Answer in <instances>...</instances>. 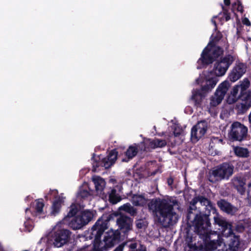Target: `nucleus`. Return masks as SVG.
I'll use <instances>...</instances> for the list:
<instances>
[{"mask_svg": "<svg viewBox=\"0 0 251 251\" xmlns=\"http://www.w3.org/2000/svg\"><path fill=\"white\" fill-rule=\"evenodd\" d=\"M144 144L141 145V143L138 145L134 144L130 146L129 147L126 152V155L127 157V159H123L122 161L127 162L129 159H132L136 156L137 153L138 149L144 151L143 150H142V148L144 149Z\"/></svg>", "mask_w": 251, "mask_h": 251, "instance_id": "17", "label": "nucleus"}, {"mask_svg": "<svg viewBox=\"0 0 251 251\" xmlns=\"http://www.w3.org/2000/svg\"><path fill=\"white\" fill-rule=\"evenodd\" d=\"M86 225L85 222H84L83 218L79 214L75 217L70 223V226L74 229H80Z\"/></svg>", "mask_w": 251, "mask_h": 251, "instance_id": "24", "label": "nucleus"}, {"mask_svg": "<svg viewBox=\"0 0 251 251\" xmlns=\"http://www.w3.org/2000/svg\"><path fill=\"white\" fill-rule=\"evenodd\" d=\"M246 72V66L243 63L236 64L232 69L228 75V78L232 82L238 80Z\"/></svg>", "mask_w": 251, "mask_h": 251, "instance_id": "14", "label": "nucleus"}, {"mask_svg": "<svg viewBox=\"0 0 251 251\" xmlns=\"http://www.w3.org/2000/svg\"><path fill=\"white\" fill-rule=\"evenodd\" d=\"M70 232L68 230H60L56 232L52 237L51 241L55 247H60L68 241Z\"/></svg>", "mask_w": 251, "mask_h": 251, "instance_id": "11", "label": "nucleus"}, {"mask_svg": "<svg viewBox=\"0 0 251 251\" xmlns=\"http://www.w3.org/2000/svg\"><path fill=\"white\" fill-rule=\"evenodd\" d=\"M229 87L230 83L228 81L225 80L222 82L218 86L214 95L211 97L210 105L212 106H216L222 102Z\"/></svg>", "mask_w": 251, "mask_h": 251, "instance_id": "8", "label": "nucleus"}, {"mask_svg": "<svg viewBox=\"0 0 251 251\" xmlns=\"http://www.w3.org/2000/svg\"><path fill=\"white\" fill-rule=\"evenodd\" d=\"M228 233L229 236H224V237H225L226 239L229 240V243H228V246H230L237 251L240 245V240L238 236L234 235L231 232V231Z\"/></svg>", "mask_w": 251, "mask_h": 251, "instance_id": "23", "label": "nucleus"}, {"mask_svg": "<svg viewBox=\"0 0 251 251\" xmlns=\"http://www.w3.org/2000/svg\"><path fill=\"white\" fill-rule=\"evenodd\" d=\"M243 94L244 93H243L242 95L241 94V89L239 88V86L237 85L234 86L232 89L230 94L227 98V102L229 104H232L235 102L239 99H241V97Z\"/></svg>", "mask_w": 251, "mask_h": 251, "instance_id": "20", "label": "nucleus"}, {"mask_svg": "<svg viewBox=\"0 0 251 251\" xmlns=\"http://www.w3.org/2000/svg\"><path fill=\"white\" fill-rule=\"evenodd\" d=\"M126 245L129 247L130 250L129 251H145V250L141 247H140L138 249L137 248V244L136 243H126Z\"/></svg>", "mask_w": 251, "mask_h": 251, "instance_id": "36", "label": "nucleus"}, {"mask_svg": "<svg viewBox=\"0 0 251 251\" xmlns=\"http://www.w3.org/2000/svg\"><path fill=\"white\" fill-rule=\"evenodd\" d=\"M195 226V231L199 235V237L202 240V243L196 245L189 244L190 248L194 245V249L201 251H212L221 246L223 243L225 244V239L221 238L219 234L215 231L209 230L210 223L207 216L201 214V213L195 215L193 222Z\"/></svg>", "mask_w": 251, "mask_h": 251, "instance_id": "1", "label": "nucleus"}, {"mask_svg": "<svg viewBox=\"0 0 251 251\" xmlns=\"http://www.w3.org/2000/svg\"><path fill=\"white\" fill-rule=\"evenodd\" d=\"M233 151L235 154L241 158H247L250 156V151L247 148L236 146L233 147Z\"/></svg>", "mask_w": 251, "mask_h": 251, "instance_id": "26", "label": "nucleus"}, {"mask_svg": "<svg viewBox=\"0 0 251 251\" xmlns=\"http://www.w3.org/2000/svg\"><path fill=\"white\" fill-rule=\"evenodd\" d=\"M212 22L214 25L216 26V22L213 19H212Z\"/></svg>", "mask_w": 251, "mask_h": 251, "instance_id": "51", "label": "nucleus"}, {"mask_svg": "<svg viewBox=\"0 0 251 251\" xmlns=\"http://www.w3.org/2000/svg\"><path fill=\"white\" fill-rule=\"evenodd\" d=\"M108 221L103 220L102 219H99L91 229L89 231L87 238L90 239H94L93 251H106L108 248L104 239L103 241H100V238L103 234L104 231L108 227ZM89 248L92 247L88 246L84 247L78 251H89Z\"/></svg>", "mask_w": 251, "mask_h": 251, "instance_id": "4", "label": "nucleus"}, {"mask_svg": "<svg viewBox=\"0 0 251 251\" xmlns=\"http://www.w3.org/2000/svg\"><path fill=\"white\" fill-rule=\"evenodd\" d=\"M235 58L231 55H227L222 57L214 64L213 71L215 76H210L211 73L207 76L205 74L201 75L196 80V82L199 84L203 78V75L205 77V85L202 87L201 90L196 89L192 92V99L194 101L197 106L201 105V100L205 96V93L211 90L219 81L218 76H222L225 75L229 66L233 63Z\"/></svg>", "mask_w": 251, "mask_h": 251, "instance_id": "2", "label": "nucleus"}, {"mask_svg": "<svg viewBox=\"0 0 251 251\" xmlns=\"http://www.w3.org/2000/svg\"><path fill=\"white\" fill-rule=\"evenodd\" d=\"M56 191H56V190H55L52 191V192H53V193H56Z\"/></svg>", "mask_w": 251, "mask_h": 251, "instance_id": "52", "label": "nucleus"}, {"mask_svg": "<svg viewBox=\"0 0 251 251\" xmlns=\"http://www.w3.org/2000/svg\"><path fill=\"white\" fill-rule=\"evenodd\" d=\"M117 223L120 229L125 233L132 229V220L127 216L121 215L117 219Z\"/></svg>", "mask_w": 251, "mask_h": 251, "instance_id": "15", "label": "nucleus"}, {"mask_svg": "<svg viewBox=\"0 0 251 251\" xmlns=\"http://www.w3.org/2000/svg\"><path fill=\"white\" fill-rule=\"evenodd\" d=\"M88 185L86 183L80 187L77 195L78 199H85L90 195V192L88 191Z\"/></svg>", "mask_w": 251, "mask_h": 251, "instance_id": "28", "label": "nucleus"}, {"mask_svg": "<svg viewBox=\"0 0 251 251\" xmlns=\"http://www.w3.org/2000/svg\"><path fill=\"white\" fill-rule=\"evenodd\" d=\"M124 248V245H119L114 251H123Z\"/></svg>", "mask_w": 251, "mask_h": 251, "instance_id": "41", "label": "nucleus"}, {"mask_svg": "<svg viewBox=\"0 0 251 251\" xmlns=\"http://www.w3.org/2000/svg\"><path fill=\"white\" fill-rule=\"evenodd\" d=\"M109 199L110 202L113 204L117 203L121 201L120 197L116 194V190L112 189L109 196Z\"/></svg>", "mask_w": 251, "mask_h": 251, "instance_id": "34", "label": "nucleus"}, {"mask_svg": "<svg viewBox=\"0 0 251 251\" xmlns=\"http://www.w3.org/2000/svg\"><path fill=\"white\" fill-rule=\"evenodd\" d=\"M77 212V207L76 204H72L69 208L67 217H71L76 214Z\"/></svg>", "mask_w": 251, "mask_h": 251, "instance_id": "37", "label": "nucleus"}, {"mask_svg": "<svg viewBox=\"0 0 251 251\" xmlns=\"http://www.w3.org/2000/svg\"><path fill=\"white\" fill-rule=\"evenodd\" d=\"M79 215L83 218V220L85 222V223L87 224L93 219L94 212L93 211L86 210L82 211Z\"/></svg>", "mask_w": 251, "mask_h": 251, "instance_id": "29", "label": "nucleus"}, {"mask_svg": "<svg viewBox=\"0 0 251 251\" xmlns=\"http://www.w3.org/2000/svg\"><path fill=\"white\" fill-rule=\"evenodd\" d=\"M214 220L215 224L221 227L224 232L226 230L227 231V233L230 232L231 230V225L223 217L216 213V215L214 217Z\"/></svg>", "mask_w": 251, "mask_h": 251, "instance_id": "19", "label": "nucleus"}, {"mask_svg": "<svg viewBox=\"0 0 251 251\" xmlns=\"http://www.w3.org/2000/svg\"><path fill=\"white\" fill-rule=\"evenodd\" d=\"M232 183L234 187L241 194L245 192V180L241 176H236L232 179Z\"/></svg>", "mask_w": 251, "mask_h": 251, "instance_id": "21", "label": "nucleus"}, {"mask_svg": "<svg viewBox=\"0 0 251 251\" xmlns=\"http://www.w3.org/2000/svg\"><path fill=\"white\" fill-rule=\"evenodd\" d=\"M248 128L240 122H233L230 126L229 136L232 139L241 141L247 136Z\"/></svg>", "mask_w": 251, "mask_h": 251, "instance_id": "7", "label": "nucleus"}, {"mask_svg": "<svg viewBox=\"0 0 251 251\" xmlns=\"http://www.w3.org/2000/svg\"><path fill=\"white\" fill-rule=\"evenodd\" d=\"M178 206L177 201L174 198L153 199L148 204L149 210L159 215L160 222L165 226L177 222L178 216L174 211V207Z\"/></svg>", "mask_w": 251, "mask_h": 251, "instance_id": "3", "label": "nucleus"}, {"mask_svg": "<svg viewBox=\"0 0 251 251\" xmlns=\"http://www.w3.org/2000/svg\"><path fill=\"white\" fill-rule=\"evenodd\" d=\"M92 180L94 182L96 191L99 194H101L105 186V182L104 180L99 176H94L92 177Z\"/></svg>", "mask_w": 251, "mask_h": 251, "instance_id": "22", "label": "nucleus"}, {"mask_svg": "<svg viewBox=\"0 0 251 251\" xmlns=\"http://www.w3.org/2000/svg\"><path fill=\"white\" fill-rule=\"evenodd\" d=\"M31 211L28 208H26L25 210V214H26V220L24 223L25 231L30 232L32 230L34 225L32 221L30 219L29 217H28V215Z\"/></svg>", "mask_w": 251, "mask_h": 251, "instance_id": "30", "label": "nucleus"}, {"mask_svg": "<svg viewBox=\"0 0 251 251\" xmlns=\"http://www.w3.org/2000/svg\"><path fill=\"white\" fill-rule=\"evenodd\" d=\"M157 251H167V250L164 248H160L158 249Z\"/></svg>", "mask_w": 251, "mask_h": 251, "instance_id": "46", "label": "nucleus"}, {"mask_svg": "<svg viewBox=\"0 0 251 251\" xmlns=\"http://www.w3.org/2000/svg\"><path fill=\"white\" fill-rule=\"evenodd\" d=\"M198 202H199V196L195 197L190 202V206L187 215V218L189 220H190L191 219V214L192 213V210H195L196 209L195 205Z\"/></svg>", "mask_w": 251, "mask_h": 251, "instance_id": "33", "label": "nucleus"}, {"mask_svg": "<svg viewBox=\"0 0 251 251\" xmlns=\"http://www.w3.org/2000/svg\"><path fill=\"white\" fill-rule=\"evenodd\" d=\"M237 10H238V11H240L241 12H243L242 6L241 5H238V6L237 7Z\"/></svg>", "mask_w": 251, "mask_h": 251, "instance_id": "45", "label": "nucleus"}, {"mask_svg": "<svg viewBox=\"0 0 251 251\" xmlns=\"http://www.w3.org/2000/svg\"><path fill=\"white\" fill-rule=\"evenodd\" d=\"M62 202L63 200L60 198L56 199L53 202L51 207V211L50 213L51 215L54 216L59 212Z\"/></svg>", "mask_w": 251, "mask_h": 251, "instance_id": "31", "label": "nucleus"}, {"mask_svg": "<svg viewBox=\"0 0 251 251\" xmlns=\"http://www.w3.org/2000/svg\"><path fill=\"white\" fill-rule=\"evenodd\" d=\"M250 81L247 78H244L242 81H240L239 84L237 85L239 86V88L241 89V94L245 93V91L250 86Z\"/></svg>", "mask_w": 251, "mask_h": 251, "instance_id": "35", "label": "nucleus"}, {"mask_svg": "<svg viewBox=\"0 0 251 251\" xmlns=\"http://www.w3.org/2000/svg\"><path fill=\"white\" fill-rule=\"evenodd\" d=\"M0 251H4L3 247H2V246L0 244Z\"/></svg>", "mask_w": 251, "mask_h": 251, "instance_id": "50", "label": "nucleus"}, {"mask_svg": "<svg viewBox=\"0 0 251 251\" xmlns=\"http://www.w3.org/2000/svg\"><path fill=\"white\" fill-rule=\"evenodd\" d=\"M67 217H65V218H64V221H65V220H66L67 219Z\"/></svg>", "mask_w": 251, "mask_h": 251, "instance_id": "54", "label": "nucleus"}, {"mask_svg": "<svg viewBox=\"0 0 251 251\" xmlns=\"http://www.w3.org/2000/svg\"><path fill=\"white\" fill-rule=\"evenodd\" d=\"M136 226L138 228H142L143 227V223L142 220H139L137 222Z\"/></svg>", "mask_w": 251, "mask_h": 251, "instance_id": "39", "label": "nucleus"}, {"mask_svg": "<svg viewBox=\"0 0 251 251\" xmlns=\"http://www.w3.org/2000/svg\"><path fill=\"white\" fill-rule=\"evenodd\" d=\"M131 202L135 206H144L147 202V200L143 196L134 195L131 199Z\"/></svg>", "mask_w": 251, "mask_h": 251, "instance_id": "27", "label": "nucleus"}, {"mask_svg": "<svg viewBox=\"0 0 251 251\" xmlns=\"http://www.w3.org/2000/svg\"><path fill=\"white\" fill-rule=\"evenodd\" d=\"M223 53V50L221 48L210 43L203 50L201 57L198 63L202 65L211 63L215 58L222 54Z\"/></svg>", "mask_w": 251, "mask_h": 251, "instance_id": "5", "label": "nucleus"}, {"mask_svg": "<svg viewBox=\"0 0 251 251\" xmlns=\"http://www.w3.org/2000/svg\"><path fill=\"white\" fill-rule=\"evenodd\" d=\"M233 166L229 163H223L212 171L209 179L211 182L227 179L233 174Z\"/></svg>", "mask_w": 251, "mask_h": 251, "instance_id": "6", "label": "nucleus"}, {"mask_svg": "<svg viewBox=\"0 0 251 251\" xmlns=\"http://www.w3.org/2000/svg\"><path fill=\"white\" fill-rule=\"evenodd\" d=\"M243 23L247 25H251L250 22L247 18H245L243 21Z\"/></svg>", "mask_w": 251, "mask_h": 251, "instance_id": "40", "label": "nucleus"}, {"mask_svg": "<svg viewBox=\"0 0 251 251\" xmlns=\"http://www.w3.org/2000/svg\"><path fill=\"white\" fill-rule=\"evenodd\" d=\"M44 206L43 200L42 199H38L35 201L33 208L34 210V213L33 214L34 216L41 217L43 214V208Z\"/></svg>", "mask_w": 251, "mask_h": 251, "instance_id": "25", "label": "nucleus"}, {"mask_svg": "<svg viewBox=\"0 0 251 251\" xmlns=\"http://www.w3.org/2000/svg\"><path fill=\"white\" fill-rule=\"evenodd\" d=\"M230 19V17L228 15H226V21H227L228 20H229Z\"/></svg>", "mask_w": 251, "mask_h": 251, "instance_id": "47", "label": "nucleus"}, {"mask_svg": "<svg viewBox=\"0 0 251 251\" xmlns=\"http://www.w3.org/2000/svg\"><path fill=\"white\" fill-rule=\"evenodd\" d=\"M225 5L228 6L230 4V0H224Z\"/></svg>", "mask_w": 251, "mask_h": 251, "instance_id": "44", "label": "nucleus"}, {"mask_svg": "<svg viewBox=\"0 0 251 251\" xmlns=\"http://www.w3.org/2000/svg\"><path fill=\"white\" fill-rule=\"evenodd\" d=\"M119 209L121 210H123L130 214L132 216L135 215L136 214V209L132 206L129 203H126L121 206L119 208Z\"/></svg>", "mask_w": 251, "mask_h": 251, "instance_id": "32", "label": "nucleus"}, {"mask_svg": "<svg viewBox=\"0 0 251 251\" xmlns=\"http://www.w3.org/2000/svg\"><path fill=\"white\" fill-rule=\"evenodd\" d=\"M248 199L249 202L251 203V194L250 192H249L248 193Z\"/></svg>", "mask_w": 251, "mask_h": 251, "instance_id": "42", "label": "nucleus"}, {"mask_svg": "<svg viewBox=\"0 0 251 251\" xmlns=\"http://www.w3.org/2000/svg\"><path fill=\"white\" fill-rule=\"evenodd\" d=\"M197 68H198V69H200V68H201V67H200V66H198V67H197Z\"/></svg>", "mask_w": 251, "mask_h": 251, "instance_id": "53", "label": "nucleus"}, {"mask_svg": "<svg viewBox=\"0 0 251 251\" xmlns=\"http://www.w3.org/2000/svg\"><path fill=\"white\" fill-rule=\"evenodd\" d=\"M174 135L176 136H178L179 134V132H176V131H175L174 132Z\"/></svg>", "mask_w": 251, "mask_h": 251, "instance_id": "48", "label": "nucleus"}, {"mask_svg": "<svg viewBox=\"0 0 251 251\" xmlns=\"http://www.w3.org/2000/svg\"><path fill=\"white\" fill-rule=\"evenodd\" d=\"M144 145V149L142 148L144 151H149L150 150L154 149L157 148H162L165 147L166 144V141L165 140L155 138L153 140L147 139L141 143V145Z\"/></svg>", "mask_w": 251, "mask_h": 251, "instance_id": "13", "label": "nucleus"}, {"mask_svg": "<svg viewBox=\"0 0 251 251\" xmlns=\"http://www.w3.org/2000/svg\"><path fill=\"white\" fill-rule=\"evenodd\" d=\"M249 186H251V184H249Z\"/></svg>", "mask_w": 251, "mask_h": 251, "instance_id": "55", "label": "nucleus"}, {"mask_svg": "<svg viewBox=\"0 0 251 251\" xmlns=\"http://www.w3.org/2000/svg\"><path fill=\"white\" fill-rule=\"evenodd\" d=\"M207 129V123L202 121L193 127L191 130V140L193 142H197L205 133Z\"/></svg>", "mask_w": 251, "mask_h": 251, "instance_id": "9", "label": "nucleus"}, {"mask_svg": "<svg viewBox=\"0 0 251 251\" xmlns=\"http://www.w3.org/2000/svg\"><path fill=\"white\" fill-rule=\"evenodd\" d=\"M199 202L201 205L205 206L206 207H211L210 201L202 196H199Z\"/></svg>", "mask_w": 251, "mask_h": 251, "instance_id": "38", "label": "nucleus"}, {"mask_svg": "<svg viewBox=\"0 0 251 251\" xmlns=\"http://www.w3.org/2000/svg\"><path fill=\"white\" fill-rule=\"evenodd\" d=\"M240 100L241 101L236 104V109L239 113H243L251 107V91L244 93Z\"/></svg>", "mask_w": 251, "mask_h": 251, "instance_id": "12", "label": "nucleus"}, {"mask_svg": "<svg viewBox=\"0 0 251 251\" xmlns=\"http://www.w3.org/2000/svg\"><path fill=\"white\" fill-rule=\"evenodd\" d=\"M168 182L169 185H170L172 184L173 180L172 179H169Z\"/></svg>", "mask_w": 251, "mask_h": 251, "instance_id": "49", "label": "nucleus"}, {"mask_svg": "<svg viewBox=\"0 0 251 251\" xmlns=\"http://www.w3.org/2000/svg\"><path fill=\"white\" fill-rule=\"evenodd\" d=\"M117 157V152L114 150L111 151L109 154L106 157L103 158L101 161H96L93 163V171L96 172L97 168L99 166H102L106 169L110 168L115 163Z\"/></svg>", "mask_w": 251, "mask_h": 251, "instance_id": "10", "label": "nucleus"}, {"mask_svg": "<svg viewBox=\"0 0 251 251\" xmlns=\"http://www.w3.org/2000/svg\"><path fill=\"white\" fill-rule=\"evenodd\" d=\"M225 251H237V250L230 246H228V248Z\"/></svg>", "mask_w": 251, "mask_h": 251, "instance_id": "43", "label": "nucleus"}, {"mask_svg": "<svg viewBox=\"0 0 251 251\" xmlns=\"http://www.w3.org/2000/svg\"><path fill=\"white\" fill-rule=\"evenodd\" d=\"M108 248L113 247L117 244L120 239V233L118 231L110 230L108 231L104 238Z\"/></svg>", "mask_w": 251, "mask_h": 251, "instance_id": "16", "label": "nucleus"}, {"mask_svg": "<svg viewBox=\"0 0 251 251\" xmlns=\"http://www.w3.org/2000/svg\"><path fill=\"white\" fill-rule=\"evenodd\" d=\"M250 251H251V249L250 250Z\"/></svg>", "mask_w": 251, "mask_h": 251, "instance_id": "56", "label": "nucleus"}, {"mask_svg": "<svg viewBox=\"0 0 251 251\" xmlns=\"http://www.w3.org/2000/svg\"><path fill=\"white\" fill-rule=\"evenodd\" d=\"M217 204L222 210L229 214L233 215L238 210L237 207L233 206L225 200H222L218 201Z\"/></svg>", "mask_w": 251, "mask_h": 251, "instance_id": "18", "label": "nucleus"}]
</instances>
